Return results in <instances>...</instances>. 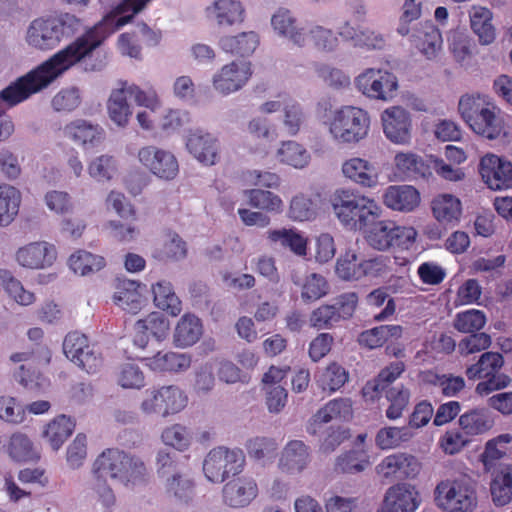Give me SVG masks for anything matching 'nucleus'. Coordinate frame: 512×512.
<instances>
[{
  "label": "nucleus",
  "instance_id": "nucleus-59",
  "mask_svg": "<svg viewBox=\"0 0 512 512\" xmlns=\"http://www.w3.org/2000/svg\"><path fill=\"white\" fill-rule=\"evenodd\" d=\"M486 324L485 314L476 309L459 312L454 320V328L461 333H475Z\"/></svg>",
  "mask_w": 512,
  "mask_h": 512
},
{
  "label": "nucleus",
  "instance_id": "nucleus-45",
  "mask_svg": "<svg viewBox=\"0 0 512 512\" xmlns=\"http://www.w3.org/2000/svg\"><path fill=\"white\" fill-rule=\"evenodd\" d=\"M471 29L478 36L479 41L490 44L495 39V28L492 24V13L484 7H474L470 13Z\"/></svg>",
  "mask_w": 512,
  "mask_h": 512
},
{
  "label": "nucleus",
  "instance_id": "nucleus-24",
  "mask_svg": "<svg viewBox=\"0 0 512 512\" xmlns=\"http://www.w3.org/2000/svg\"><path fill=\"white\" fill-rule=\"evenodd\" d=\"M134 328L136 331L134 343L144 348L150 335L158 341L165 339L170 330V323L163 314L152 312L144 319H139Z\"/></svg>",
  "mask_w": 512,
  "mask_h": 512
},
{
  "label": "nucleus",
  "instance_id": "nucleus-9",
  "mask_svg": "<svg viewBox=\"0 0 512 512\" xmlns=\"http://www.w3.org/2000/svg\"><path fill=\"white\" fill-rule=\"evenodd\" d=\"M245 465L244 452L239 448L216 447L206 456L203 471L207 479L214 483L223 482L229 475L236 476Z\"/></svg>",
  "mask_w": 512,
  "mask_h": 512
},
{
  "label": "nucleus",
  "instance_id": "nucleus-3",
  "mask_svg": "<svg viewBox=\"0 0 512 512\" xmlns=\"http://www.w3.org/2000/svg\"><path fill=\"white\" fill-rule=\"evenodd\" d=\"M330 202L341 225L353 231L366 230L382 213L374 199L353 189H337Z\"/></svg>",
  "mask_w": 512,
  "mask_h": 512
},
{
  "label": "nucleus",
  "instance_id": "nucleus-17",
  "mask_svg": "<svg viewBox=\"0 0 512 512\" xmlns=\"http://www.w3.org/2000/svg\"><path fill=\"white\" fill-rule=\"evenodd\" d=\"M421 503L414 486L398 483L389 487L377 512H415Z\"/></svg>",
  "mask_w": 512,
  "mask_h": 512
},
{
  "label": "nucleus",
  "instance_id": "nucleus-13",
  "mask_svg": "<svg viewBox=\"0 0 512 512\" xmlns=\"http://www.w3.org/2000/svg\"><path fill=\"white\" fill-rule=\"evenodd\" d=\"M355 85L369 98L388 101L393 98L398 81L396 76L387 70L368 68L356 77Z\"/></svg>",
  "mask_w": 512,
  "mask_h": 512
},
{
  "label": "nucleus",
  "instance_id": "nucleus-4",
  "mask_svg": "<svg viewBox=\"0 0 512 512\" xmlns=\"http://www.w3.org/2000/svg\"><path fill=\"white\" fill-rule=\"evenodd\" d=\"M458 111L471 130L482 137L494 140L504 130L501 110L487 95H463L458 103Z\"/></svg>",
  "mask_w": 512,
  "mask_h": 512
},
{
  "label": "nucleus",
  "instance_id": "nucleus-12",
  "mask_svg": "<svg viewBox=\"0 0 512 512\" xmlns=\"http://www.w3.org/2000/svg\"><path fill=\"white\" fill-rule=\"evenodd\" d=\"M187 405V396L175 385L147 390V397L141 403L145 414L167 417L179 413Z\"/></svg>",
  "mask_w": 512,
  "mask_h": 512
},
{
  "label": "nucleus",
  "instance_id": "nucleus-29",
  "mask_svg": "<svg viewBox=\"0 0 512 512\" xmlns=\"http://www.w3.org/2000/svg\"><path fill=\"white\" fill-rule=\"evenodd\" d=\"M274 30L281 36L288 38L298 46H304L307 41L306 29L298 27L297 20L287 9L280 8L271 18Z\"/></svg>",
  "mask_w": 512,
  "mask_h": 512
},
{
  "label": "nucleus",
  "instance_id": "nucleus-43",
  "mask_svg": "<svg viewBox=\"0 0 512 512\" xmlns=\"http://www.w3.org/2000/svg\"><path fill=\"white\" fill-rule=\"evenodd\" d=\"M462 432L466 436H477L492 427V421L485 409L474 408L463 413L458 420Z\"/></svg>",
  "mask_w": 512,
  "mask_h": 512
},
{
  "label": "nucleus",
  "instance_id": "nucleus-49",
  "mask_svg": "<svg viewBox=\"0 0 512 512\" xmlns=\"http://www.w3.org/2000/svg\"><path fill=\"white\" fill-rule=\"evenodd\" d=\"M405 371V364L403 361L391 362L384 367L373 381H369L363 387L364 396L373 393H379L385 390L391 383H393Z\"/></svg>",
  "mask_w": 512,
  "mask_h": 512
},
{
  "label": "nucleus",
  "instance_id": "nucleus-51",
  "mask_svg": "<svg viewBox=\"0 0 512 512\" xmlns=\"http://www.w3.org/2000/svg\"><path fill=\"white\" fill-rule=\"evenodd\" d=\"M362 256L353 250H348L336 261L335 272L337 276L346 281L361 280Z\"/></svg>",
  "mask_w": 512,
  "mask_h": 512
},
{
  "label": "nucleus",
  "instance_id": "nucleus-60",
  "mask_svg": "<svg viewBox=\"0 0 512 512\" xmlns=\"http://www.w3.org/2000/svg\"><path fill=\"white\" fill-rule=\"evenodd\" d=\"M386 398L390 402L386 409V417L390 420L398 419L409 404L410 391L401 387H393L386 393Z\"/></svg>",
  "mask_w": 512,
  "mask_h": 512
},
{
  "label": "nucleus",
  "instance_id": "nucleus-47",
  "mask_svg": "<svg viewBox=\"0 0 512 512\" xmlns=\"http://www.w3.org/2000/svg\"><path fill=\"white\" fill-rule=\"evenodd\" d=\"M267 238L271 242H280L284 248H289L297 256L307 254V239L294 229H275L267 231Z\"/></svg>",
  "mask_w": 512,
  "mask_h": 512
},
{
  "label": "nucleus",
  "instance_id": "nucleus-38",
  "mask_svg": "<svg viewBox=\"0 0 512 512\" xmlns=\"http://www.w3.org/2000/svg\"><path fill=\"white\" fill-rule=\"evenodd\" d=\"M74 428L75 423L70 417L60 415L45 426L42 436L53 450H58L73 433Z\"/></svg>",
  "mask_w": 512,
  "mask_h": 512
},
{
  "label": "nucleus",
  "instance_id": "nucleus-31",
  "mask_svg": "<svg viewBox=\"0 0 512 512\" xmlns=\"http://www.w3.org/2000/svg\"><path fill=\"white\" fill-rule=\"evenodd\" d=\"M139 288L140 285L135 281H120L113 295V302L124 311L130 314H137L142 309L144 302Z\"/></svg>",
  "mask_w": 512,
  "mask_h": 512
},
{
  "label": "nucleus",
  "instance_id": "nucleus-50",
  "mask_svg": "<svg viewBox=\"0 0 512 512\" xmlns=\"http://www.w3.org/2000/svg\"><path fill=\"white\" fill-rule=\"evenodd\" d=\"M104 257L92 254L85 250H78L69 258V266L74 273L82 276L95 273L105 266Z\"/></svg>",
  "mask_w": 512,
  "mask_h": 512
},
{
  "label": "nucleus",
  "instance_id": "nucleus-32",
  "mask_svg": "<svg viewBox=\"0 0 512 512\" xmlns=\"http://www.w3.org/2000/svg\"><path fill=\"white\" fill-rule=\"evenodd\" d=\"M308 461V447L300 440H292L282 452L279 467L286 473H299L306 467Z\"/></svg>",
  "mask_w": 512,
  "mask_h": 512
},
{
  "label": "nucleus",
  "instance_id": "nucleus-20",
  "mask_svg": "<svg viewBox=\"0 0 512 512\" xmlns=\"http://www.w3.org/2000/svg\"><path fill=\"white\" fill-rule=\"evenodd\" d=\"M258 495V485L252 477L234 476L222 489L223 501L232 508L248 506Z\"/></svg>",
  "mask_w": 512,
  "mask_h": 512
},
{
  "label": "nucleus",
  "instance_id": "nucleus-62",
  "mask_svg": "<svg viewBox=\"0 0 512 512\" xmlns=\"http://www.w3.org/2000/svg\"><path fill=\"white\" fill-rule=\"evenodd\" d=\"M366 301L368 305L373 307H381L385 304V307L374 315V320L376 321L386 320L395 313V301L393 298L389 297L384 288L374 289L367 295Z\"/></svg>",
  "mask_w": 512,
  "mask_h": 512
},
{
  "label": "nucleus",
  "instance_id": "nucleus-8",
  "mask_svg": "<svg viewBox=\"0 0 512 512\" xmlns=\"http://www.w3.org/2000/svg\"><path fill=\"white\" fill-rule=\"evenodd\" d=\"M434 501L445 512H473L477 507V492L468 479H445L436 485Z\"/></svg>",
  "mask_w": 512,
  "mask_h": 512
},
{
  "label": "nucleus",
  "instance_id": "nucleus-52",
  "mask_svg": "<svg viewBox=\"0 0 512 512\" xmlns=\"http://www.w3.org/2000/svg\"><path fill=\"white\" fill-rule=\"evenodd\" d=\"M277 156L280 162L295 168H304L310 161L309 152L295 141H285L278 149Z\"/></svg>",
  "mask_w": 512,
  "mask_h": 512
},
{
  "label": "nucleus",
  "instance_id": "nucleus-35",
  "mask_svg": "<svg viewBox=\"0 0 512 512\" xmlns=\"http://www.w3.org/2000/svg\"><path fill=\"white\" fill-rule=\"evenodd\" d=\"M403 327L401 325H380L361 332L358 336L360 346L368 349L382 347L389 340H398L402 337Z\"/></svg>",
  "mask_w": 512,
  "mask_h": 512
},
{
  "label": "nucleus",
  "instance_id": "nucleus-27",
  "mask_svg": "<svg viewBox=\"0 0 512 512\" xmlns=\"http://www.w3.org/2000/svg\"><path fill=\"white\" fill-rule=\"evenodd\" d=\"M342 172L346 178L363 187L371 188L378 183L376 167L368 160L360 157L346 160L342 165Z\"/></svg>",
  "mask_w": 512,
  "mask_h": 512
},
{
  "label": "nucleus",
  "instance_id": "nucleus-64",
  "mask_svg": "<svg viewBox=\"0 0 512 512\" xmlns=\"http://www.w3.org/2000/svg\"><path fill=\"white\" fill-rule=\"evenodd\" d=\"M329 291L327 280L317 273H312L306 277L301 291V297L304 301H316L325 296Z\"/></svg>",
  "mask_w": 512,
  "mask_h": 512
},
{
  "label": "nucleus",
  "instance_id": "nucleus-16",
  "mask_svg": "<svg viewBox=\"0 0 512 512\" xmlns=\"http://www.w3.org/2000/svg\"><path fill=\"white\" fill-rule=\"evenodd\" d=\"M419 470L420 464L417 459L406 453L388 455L376 466L377 474L390 482L414 478L418 475Z\"/></svg>",
  "mask_w": 512,
  "mask_h": 512
},
{
  "label": "nucleus",
  "instance_id": "nucleus-44",
  "mask_svg": "<svg viewBox=\"0 0 512 512\" xmlns=\"http://www.w3.org/2000/svg\"><path fill=\"white\" fill-rule=\"evenodd\" d=\"M491 496L496 506H504L512 500V466L502 467L494 476L491 485Z\"/></svg>",
  "mask_w": 512,
  "mask_h": 512
},
{
  "label": "nucleus",
  "instance_id": "nucleus-30",
  "mask_svg": "<svg viewBox=\"0 0 512 512\" xmlns=\"http://www.w3.org/2000/svg\"><path fill=\"white\" fill-rule=\"evenodd\" d=\"M352 416V401L348 398H337L329 401L324 407L312 417L307 426L310 434H315L316 424L328 423L333 419H348Z\"/></svg>",
  "mask_w": 512,
  "mask_h": 512
},
{
  "label": "nucleus",
  "instance_id": "nucleus-23",
  "mask_svg": "<svg viewBox=\"0 0 512 512\" xmlns=\"http://www.w3.org/2000/svg\"><path fill=\"white\" fill-rule=\"evenodd\" d=\"M410 42L427 59H432L440 52L443 39L440 30L431 21H427L413 30Z\"/></svg>",
  "mask_w": 512,
  "mask_h": 512
},
{
  "label": "nucleus",
  "instance_id": "nucleus-36",
  "mask_svg": "<svg viewBox=\"0 0 512 512\" xmlns=\"http://www.w3.org/2000/svg\"><path fill=\"white\" fill-rule=\"evenodd\" d=\"M258 45L259 36L254 31L224 36L219 41V46L224 52L240 57L250 56Z\"/></svg>",
  "mask_w": 512,
  "mask_h": 512
},
{
  "label": "nucleus",
  "instance_id": "nucleus-7",
  "mask_svg": "<svg viewBox=\"0 0 512 512\" xmlns=\"http://www.w3.org/2000/svg\"><path fill=\"white\" fill-rule=\"evenodd\" d=\"M503 366L504 357L501 353L487 351L476 363L466 368L465 375L468 380L483 379L476 385L475 393L479 396H488L510 385V376L500 372Z\"/></svg>",
  "mask_w": 512,
  "mask_h": 512
},
{
  "label": "nucleus",
  "instance_id": "nucleus-37",
  "mask_svg": "<svg viewBox=\"0 0 512 512\" xmlns=\"http://www.w3.org/2000/svg\"><path fill=\"white\" fill-rule=\"evenodd\" d=\"M21 200V193L17 188L8 184L0 185V227H7L15 220Z\"/></svg>",
  "mask_w": 512,
  "mask_h": 512
},
{
  "label": "nucleus",
  "instance_id": "nucleus-39",
  "mask_svg": "<svg viewBox=\"0 0 512 512\" xmlns=\"http://www.w3.org/2000/svg\"><path fill=\"white\" fill-rule=\"evenodd\" d=\"M155 305L172 316H178L182 311V303L175 294L173 286L166 280L158 281L152 286Z\"/></svg>",
  "mask_w": 512,
  "mask_h": 512
},
{
  "label": "nucleus",
  "instance_id": "nucleus-5",
  "mask_svg": "<svg viewBox=\"0 0 512 512\" xmlns=\"http://www.w3.org/2000/svg\"><path fill=\"white\" fill-rule=\"evenodd\" d=\"M157 473L164 479V491L168 498L180 504H188L195 496V482L182 465L175 452L159 451Z\"/></svg>",
  "mask_w": 512,
  "mask_h": 512
},
{
  "label": "nucleus",
  "instance_id": "nucleus-41",
  "mask_svg": "<svg viewBox=\"0 0 512 512\" xmlns=\"http://www.w3.org/2000/svg\"><path fill=\"white\" fill-rule=\"evenodd\" d=\"M319 195L299 193L291 201L288 216L294 221H310L316 218L319 208Z\"/></svg>",
  "mask_w": 512,
  "mask_h": 512
},
{
  "label": "nucleus",
  "instance_id": "nucleus-1",
  "mask_svg": "<svg viewBox=\"0 0 512 512\" xmlns=\"http://www.w3.org/2000/svg\"><path fill=\"white\" fill-rule=\"evenodd\" d=\"M150 1L121 0L99 22L4 88L0 98H29L46 89L77 64H82L85 71H101L106 65V55L98 49L118 29L131 22L134 15L141 12Z\"/></svg>",
  "mask_w": 512,
  "mask_h": 512
},
{
  "label": "nucleus",
  "instance_id": "nucleus-34",
  "mask_svg": "<svg viewBox=\"0 0 512 512\" xmlns=\"http://www.w3.org/2000/svg\"><path fill=\"white\" fill-rule=\"evenodd\" d=\"M201 320L190 313L184 314L177 323L173 335L175 346L185 348L194 345L202 336Z\"/></svg>",
  "mask_w": 512,
  "mask_h": 512
},
{
  "label": "nucleus",
  "instance_id": "nucleus-22",
  "mask_svg": "<svg viewBox=\"0 0 512 512\" xmlns=\"http://www.w3.org/2000/svg\"><path fill=\"white\" fill-rule=\"evenodd\" d=\"M18 263L30 269H43L51 266L56 259L54 245L47 242H34L20 248L16 253Z\"/></svg>",
  "mask_w": 512,
  "mask_h": 512
},
{
  "label": "nucleus",
  "instance_id": "nucleus-42",
  "mask_svg": "<svg viewBox=\"0 0 512 512\" xmlns=\"http://www.w3.org/2000/svg\"><path fill=\"white\" fill-rule=\"evenodd\" d=\"M394 163L399 174L406 178H424L430 174L429 166L422 157L412 152L397 153Z\"/></svg>",
  "mask_w": 512,
  "mask_h": 512
},
{
  "label": "nucleus",
  "instance_id": "nucleus-21",
  "mask_svg": "<svg viewBox=\"0 0 512 512\" xmlns=\"http://www.w3.org/2000/svg\"><path fill=\"white\" fill-rule=\"evenodd\" d=\"M186 147L188 151L204 165H214L219 158V143L217 138L202 130H196L189 134Z\"/></svg>",
  "mask_w": 512,
  "mask_h": 512
},
{
  "label": "nucleus",
  "instance_id": "nucleus-14",
  "mask_svg": "<svg viewBox=\"0 0 512 512\" xmlns=\"http://www.w3.org/2000/svg\"><path fill=\"white\" fill-rule=\"evenodd\" d=\"M140 163L156 177L173 180L179 172V164L173 153L150 145L138 151Z\"/></svg>",
  "mask_w": 512,
  "mask_h": 512
},
{
  "label": "nucleus",
  "instance_id": "nucleus-61",
  "mask_svg": "<svg viewBox=\"0 0 512 512\" xmlns=\"http://www.w3.org/2000/svg\"><path fill=\"white\" fill-rule=\"evenodd\" d=\"M410 437L411 435L405 427H385L377 432L375 443L382 450L392 449L409 440Z\"/></svg>",
  "mask_w": 512,
  "mask_h": 512
},
{
  "label": "nucleus",
  "instance_id": "nucleus-26",
  "mask_svg": "<svg viewBox=\"0 0 512 512\" xmlns=\"http://www.w3.org/2000/svg\"><path fill=\"white\" fill-rule=\"evenodd\" d=\"M383 202L392 210L410 212L419 205L420 194L413 186H389L383 195Z\"/></svg>",
  "mask_w": 512,
  "mask_h": 512
},
{
  "label": "nucleus",
  "instance_id": "nucleus-40",
  "mask_svg": "<svg viewBox=\"0 0 512 512\" xmlns=\"http://www.w3.org/2000/svg\"><path fill=\"white\" fill-rule=\"evenodd\" d=\"M395 224L391 220H375L372 222L366 232L367 243L378 251H386L392 248Z\"/></svg>",
  "mask_w": 512,
  "mask_h": 512
},
{
  "label": "nucleus",
  "instance_id": "nucleus-57",
  "mask_svg": "<svg viewBox=\"0 0 512 512\" xmlns=\"http://www.w3.org/2000/svg\"><path fill=\"white\" fill-rule=\"evenodd\" d=\"M346 369L336 362L330 363L319 377V385L323 390L335 392L348 381Z\"/></svg>",
  "mask_w": 512,
  "mask_h": 512
},
{
  "label": "nucleus",
  "instance_id": "nucleus-2",
  "mask_svg": "<svg viewBox=\"0 0 512 512\" xmlns=\"http://www.w3.org/2000/svg\"><path fill=\"white\" fill-rule=\"evenodd\" d=\"M93 474L97 480L95 489L107 509L105 512H109L108 509L115 503L112 489L105 484L107 478L126 486H134L146 482L148 476L146 465L141 458L117 448H108L96 458Z\"/></svg>",
  "mask_w": 512,
  "mask_h": 512
},
{
  "label": "nucleus",
  "instance_id": "nucleus-25",
  "mask_svg": "<svg viewBox=\"0 0 512 512\" xmlns=\"http://www.w3.org/2000/svg\"><path fill=\"white\" fill-rule=\"evenodd\" d=\"M64 133L83 147L98 146L105 137L102 127L84 119H77L67 124L64 127Z\"/></svg>",
  "mask_w": 512,
  "mask_h": 512
},
{
  "label": "nucleus",
  "instance_id": "nucleus-15",
  "mask_svg": "<svg viewBox=\"0 0 512 512\" xmlns=\"http://www.w3.org/2000/svg\"><path fill=\"white\" fill-rule=\"evenodd\" d=\"M479 172L491 190L512 187V163L495 154L489 153L481 158Z\"/></svg>",
  "mask_w": 512,
  "mask_h": 512
},
{
  "label": "nucleus",
  "instance_id": "nucleus-19",
  "mask_svg": "<svg viewBox=\"0 0 512 512\" xmlns=\"http://www.w3.org/2000/svg\"><path fill=\"white\" fill-rule=\"evenodd\" d=\"M385 136L393 143L407 144L411 138V117L399 106L386 109L381 116Z\"/></svg>",
  "mask_w": 512,
  "mask_h": 512
},
{
  "label": "nucleus",
  "instance_id": "nucleus-53",
  "mask_svg": "<svg viewBox=\"0 0 512 512\" xmlns=\"http://www.w3.org/2000/svg\"><path fill=\"white\" fill-rule=\"evenodd\" d=\"M214 13L220 26H231L243 21L244 9L237 0H218L214 3Z\"/></svg>",
  "mask_w": 512,
  "mask_h": 512
},
{
  "label": "nucleus",
  "instance_id": "nucleus-11",
  "mask_svg": "<svg viewBox=\"0 0 512 512\" xmlns=\"http://www.w3.org/2000/svg\"><path fill=\"white\" fill-rule=\"evenodd\" d=\"M63 352L74 364L94 374L103 366V357L99 348L90 344L88 337L78 331L69 332L63 341Z\"/></svg>",
  "mask_w": 512,
  "mask_h": 512
},
{
  "label": "nucleus",
  "instance_id": "nucleus-55",
  "mask_svg": "<svg viewBox=\"0 0 512 512\" xmlns=\"http://www.w3.org/2000/svg\"><path fill=\"white\" fill-rule=\"evenodd\" d=\"M249 204L260 210L279 213L283 209V201L273 192L262 189H251L246 192Z\"/></svg>",
  "mask_w": 512,
  "mask_h": 512
},
{
  "label": "nucleus",
  "instance_id": "nucleus-18",
  "mask_svg": "<svg viewBox=\"0 0 512 512\" xmlns=\"http://www.w3.org/2000/svg\"><path fill=\"white\" fill-rule=\"evenodd\" d=\"M252 75L251 63L233 61L224 65L213 77V86L221 94L228 95L240 90Z\"/></svg>",
  "mask_w": 512,
  "mask_h": 512
},
{
  "label": "nucleus",
  "instance_id": "nucleus-54",
  "mask_svg": "<svg viewBox=\"0 0 512 512\" xmlns=\"http://www.w3.org/2000/svg\"><path fill=\"white\" fill-rule=\"evenodd\" d=\"M368 464V456L364 451L351 450L343 453L336 459L335 471L355 474L362 472Z\"/></svg>",
  "mask_w": 512,
  "mask_h": 512
},
{
  "label": "nucleus",
  "instance_id": "nucleus-63",
  "mask_svg": "<svg viewBox=\"0 0 512 512\" xmlns=\"http://www.w3.org/2000/svg\"><path fill=\"white\" fill-rule=\"evenodd\" d=\"M277 443L270 438L256 437L246 443L248 455L255 460H270L275 458Z\"/></svg>",
  "mask_w": 512,
  "mask_h": 512
},
{
  "label": "nucleus",
  "instance_id": "nucleus-10",
  "mask_svg": "<svg viewBox=\"0 0 512 512\" xmlns=\"http://www.w3.org/2000/svg\"><path fill=\"white\" fill-rule=\"evenodd\" d=\"M71 34V26L61 17L38 18L29 25L26 40L36 49L51 50Z\"/></svg>",
  "mask_w": 512,
  "mask_h": 512
},
{
  "label": "nucleus",
  "instance_id": "nucleus-6",
  "mask_svg": "<svg viewBox=\"0 0 512 512\" xmlns=\"http://www.w3.org/2000/svg\"><path fill=\"white\" fill-rule=\"evenodd\" d=\"M332 139L339 144H357L368 135L370 117L358 107L343 106L326 122Z\"/></svg>",
  "mask_w": 512,
  "mask_h": 512
},
{
  "label": "nucleus",
  "instance_id": "nucleus-56",
  "mask_svg": "<svg viewBox=\"0 0 512 512\" xmlns=\"http://www.w3.org/2000/svg\"><path fill=\"white\" fill-rule=\"evenodd\" d=\"M391 260L386 255L362 256L361 280L385 277L391 271Z\"/></svg>",
  "mask_w": 512,
  "mask_h": 512
},
{
  "label": "nucleus",
  "instance_id": "nucleus-46",
  "mask_svg": "<svg viewBox=\"0 0 512 512\" xmlns=\"http://www.w3.org/2000/svg\"><path fill=\"white\" fill-rule=\"evenodd\" d=\"M125 85L114 89L107 102V109L110 119L120 127L128 124L132 111L127 102Z\"/></svg>",
  "mask_w": 512,
  "mask_h": 512
},
{
  "label": "nucleus",
  "instance_id": "nucleus-48",
  "mask_svg": "<svg viewBox=\"0 0 512 512\" xmlns=\"http://www.w3.org/2000/svg\"><path fill=\"white\" fill-rule=\"evenodd\" d=\"M6 451L10 458L16 462L37 461L39 453L34 449L32 441L23 433L11 435Z\"/></svg>",
  "mask_w": 512,
  "mask_h": 512
},
{
  "label": "nucleus",
  "instance_id": "nucleus-33",
  "mask_svg": "<svg viewBox=\"0 0 512 512\" xmlns=\"http://www.w3.org/2000/svg\"><path fill=\"white\" fill-rule=\"evenodd\" d=\"M146 365L157 372H181L191 365V357L184 353L173 351L158 352L154 356L145 358Z\"/></svg>",
  "mask_w": 512,
  "mask_h": 512
},
{
  "label": "nucleus",
  "instance_id": "nucleus-58",
  "mask_svg": "<svg viewBox=\"0 0 512 512\" xmlns=\"http://www.w3.org/2000/svg\"><path fill=\"white\" fill-rule=\"evenodd\" d=\"M137 220L138 218L109 221L107 227L111 237L121 243L134 241L140 234Z\"/></svg>",
  "mask_w": 512,
  "mask_h": 512
},
{
  "label": "nucleus",
  "instance_id": "nucleus-28",
  "mask_svg": "<svg viewBox=\"0 0 512 512\" xmlns=\"http://www.w3.org/2000/svg\"><path fill=\"white\" fill-rule=\"evenodd\" d=\"M434 218L441 224L455 226L462 215L461 201L451 194H440L431 202Z\"/></svg>",
  "mask_w": 512,
  "mask_h": 512
}]
</instances>
